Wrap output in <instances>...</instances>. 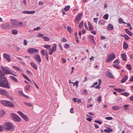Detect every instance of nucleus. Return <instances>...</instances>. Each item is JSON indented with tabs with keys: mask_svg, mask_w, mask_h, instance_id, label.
<instances>
[{
	"mask_svg": "<svg viewBox=\"0 0 133 133\" xmlns=\"http://www.w3.org/2000/svg\"><path fill=\"white\" fill-rule=\"evenodd\" d=\"M89 38L91 42H93V45H95L96 43L94 40V36L92 35H90L89 36Z\"/></svg>",
	"mask_w": 133,
	"mask_h": 133,
	"instance_id": "obj_14",
	"label": "nucleus"
},
{
	"mask_svg": "<svg viewBox=\"0 0 133 133\" xmlns=\"http://www.w3.org/2000/svg\"><path fill=\"white\" fill-rule=\"evenodd\" d=\"M35 12V11L34 10L32 11H25L22 12L23 13H24L27 14H33Z\"/></svg>",
	"mask_w": 133,
	"mask_h": 133,
	"instance_id": "obj_17",
	"label": "nucleus"
},
{
	"mask_svg": "<svg viewBox=\"0 0 133 133\" xmlns=\"http://www.w3.org/2000/svg\"><path fill=\"white\" fill-rule=\"evenodd\" d=\"M70 8V5H67L64 8V10L65 11H68L69 10Z\"/></svg>",
	"mask_w": 133,
	"mask_h": 133,
	"instance_id": "obj_35",
	"label": "nucleus"
},
{
	"mask_svg": "<svg viewBox=\"0 0 133 133\" xmlns=\"http://www.w3.org/2000/svg\"><path fill=\"white\" fill-rule=\"evenodd\" d=\"M12 67L15 70H16L17 71H19L21 72H22L23 71V70L22 69H20V68L19 67L17 66H12Z\"/></svg>",
	"mask_w": 133,
	"mask_h": 133,
	"instance_id": "obj_20",
	"label": "nucleus"
},
{
	"mask_svg": "<svg viewBox=\"0 0 133 133\" xmlns=\"http://www.w3.org/2000/svg\"><path fill=\"white\" fill-rule=\"evenodd\" d=\"M87 120L88 121L91 122L92 120V119L91 118L89 117L87 118Z\"/></svg>",
	"mask_w": 133,
	"mask_h": 133,
	"instance_id": "obj_62",
	"label": "nucleus"
},
{
	"mask_svg": "<svg viewBox=\"0 0 133 133\" xmlns=\"http://www.w3.org/2000/svg\"><path fill=\"white\" fill-rule=\"evenodd\" d=\"M18 114L21 116L25 121H28L29 120V119L27 116L24 114L21 111H18Z\"/></svg>",
	"mask_w": 133,
	"mask_h": 133,
	"instance_id": "obj_10",
	"label": "nucleus"
},
{
	"mask_svg": "<svg viewBox=\"0 0 133 133\" xmlns=\"http://www.w3.org/2000/svg\"><path fill=\"white\" fill-rule=\"evenodd\" d=\"M67 29L68 31L70 33H71L72 32V30L70 27H67Z\"/></svg>",
	"mask_w": 133,
	"mask_h": 133,
	"instance_id": "obj_46",
	"label": "nucleus"
},
{
	"mask_svg": "<svg viewBox=\"0 0 133 133\" xmlns=\"http://www.w3.org/2000/svg\"><path fill=\"white\" fill-rule=\"evenodd\" d=\"M4 128L6 130L13 131L14 130V128L13 125L9 122H6L4 126Z\"/></svg>",
	"mask_w": 133,
	"mask_h": 133,
	"instance_id": "obj_2",
	"label": "nucleus"
},
{
	"mask_svg": "<svg viewBox=\"0 0 133 133\" xmlns=\"http://www.w3.org/2000/svg\"><path fill=\"white\" fill-rule=\"evenodd\" d=\"M23 77L27 80L29 78L26 75H25L23 73L22 74Z\"/></svg>",
	"mask_w": 133,
	"mask_h": 133,
	"instance_id": "obj_51",
	"label": "nucleus"
},
{
	"mask_svg": "<svg viewBox=\"0 0 133 133\" xmlns=\"http://www.w3.org/2000/svg\"><path fill=\"white\" fill-rule=\"evenodd\" d=\"M104 131L105 132L108 133H110L112 131V129L109 128H107L104 129Z\"/></svg>",
	"mask_w": 133,
	"mask_h": 133,
	"instance_id": "obj_30",
	"label": "nucleus"
},
{
	"mask_svg": "<svg viewBox=\"0 0 133 133\" xmlns=\"http://www.w3.org/2000/svg\"><path fill=\"white\" fill-rule=\"evenodd\" d=\"M23 23L22 22H20L17 24V27L22 26Z\"/></svg>",
	"mask_w": 133,
	"mask_h": 133,
	"instance_id": "obj_49",
	"label": "nucleus"
},
{
	"mask_svg": "<svg viewBox=\"0 0 133 133\" xmlns=\"http://www.w3.org/2000/svg\"><path fill=\"white\" fill-rule=\"evenodd\" d=\"M61 60L63 63H65L66 62V60L64 58H62Z\"/></svg>",
	"mask_w": 133,
	"mask_h": 133,
	"instance_id": "obj_56",
	"label": "nucleus"
},
{
	"mask_svg": "<svg viewBox=\"0 0 133 133\" xmlns=\"http://www.w3.org/2000/svg\"><path fill=\"white\" fill-rule=\"evenodd\" d=\"M11 116L12 119L15 121L19 122L21 120V118L20 117L18 116L14 113L11 114Z\"/></svg>",
	"mask_w": 133,
	"mask_h": 133,
	"instance_id": "obj_5",
	"label": "nucleus"
},
{
	"mask_svg": "<svg viewBox=\"0 0 133 133\" xmlns=\"http://www.w3.org/2000/svg\"><path fill=\"white\" fill-rule=\"evenodd\" d=\"M4 57L5 58L8 62H10L11 61V58L10 55L6 53H4L3 55Z\"/></svg>",
	"mask_w": 133,
	"mask_h": 133,
	"instance_id": "obj_13",
	"label": "nucleus"
},
{
	"mask_svg": "<svg viewBox=\"0 0 133 133\" xmlns=\"http://www.w3.org/2000/svg\"><path fill=\"white\" fill-rule=\"evenodd\" d=\"M7 92L5 90L0 89V94L1 95H5L7 94Z\"/></svg>",
	"mask_w": 133,
	"mask_h": 133,
	"instance_id": "obj_18",
	"label": "nucleus"
},
{
	"mask_svg": "<svg viewBox=\"0 0 133 133\" xmlns=\"http://www.w3.org/2000/svg\"><path fill=\"white\" fill-rule=\"evenodd\" d=\"M123 49H126L128 48V45L127 43L124 42L123 43Z\"/></svg>",
	"mask_w": 133,
	"mask_h": 133,
	"instance_id": "obj_27",
	"label": "nucleus"
},
{
	"mask_svg": "<svg viewBox=\"0 0 133 133\" xmlns=\"http://www.w3.org/2000/svg\"><path fill=\"white\" fill-rule=\"evenodd\" d=\"M1 68L4 72L6 74H13V72L8 67L1 66Z\"/></svg>",
	"mask_w": 133,
	"mask_h": 133,
	"instance_id": "obj_4",
	"label": "nucleus"
},
{
	"mask_svg": "<svg viewBox=\"0 0 133 133\" xmlns=\"http://www.w3.org/2000/svg\"><path fill=\"white\" fill-rule=\"evenodd\" d=\"M5 114V112L3 110L0 111V115L1 116H3Z\"/></svg>",
	"mask_w": 133,
	"mask_h": 133,
	"instance_id": "obj_47",
	"label": "nucleus"
},
{
	"mask_svg": "<svg viewBox=\"0 0 133 133\" xmlns=\"http://www.w3.org/2000/svg\"><path fill=\"white\" fill-rule=\"evenodd\" d=\"M11 78L12 79L14 82H18L17 79L13 76H10Z\"/></svg>",
	"mask_w": 133,
	"mask_h": 133,
	"instance_id": "obj_31",
	"label": "nucleus"
},
{
	"mask_svg": "<svg viewBox=\"0 0 133 133\" xmlns=\"http://www.w3.org/2000/svg\"><path fill=\"white\" fill-rule=\"evenodd\" d=\"M121 94L124 95L126 97L128 96L129 95V94L127 92L121 93Z\"/></svg>",
	"mask_w": 133,
	"mask_h": 133,
	"instance_id": "obj_36",
	"label": "nucleus"
},
{
	"mask_svg": "<svg viewBox=\"0 0 133 133\" xmlns=\"http://www.w3.org/2000/svg\"><path fill=\"white\" fill-rule=\"evenodd\" d=\"M2 71L0 70V73H2ZM4 75L2 73L0 74V86L10 89V87L9 86L8 80Z\"/></svg>",
	"mask_w": 133,
	"mask_h": 133,
	"instance_id": "obj_1",
	"label": "nucleus"
},
{
	"mask_svg": "<svg viewBox=\"0 0 133 133\" xmlns=\"http://www.w3.org/2000/svg\"><path fill=\"white\" fill-rule=\"evenodd\" d=\"M128 78V76L125 75L123 77V78L121 81V82L122 83H123L126 81Z\"/></svg>",
	"mask_w": 133,
	"mask_h": 133,
	"instance_id": "obj_21",
	"label": "nucleus"
},
{
	"mask_svg": "<svg viewBox=\"0 0 133 133\" xmlns=\"http://www.w3.org/2000/svg\"><path fill=\"white\" fill-rule=\"evenodd\" d=\"M115 57V55L114 53H112L108 55L106 59V62H109L113 60Z\"/></svg>",
	"mask_w": 133,
	"mask_h": 133,
	"instance_id": "obj_6",
	"label": "nucleus"
},
{
	"mask_svg": "<svg viewBox=\"0 0 133 133\" xmlns=\"http://www.w3.org/2000/svg\"><path fill=\"white\" fill-rule=\"evenodd\" d=\"M0 27L3 29H7L11 27L10 24L8 23L2 24L0 25Z\"/></svg>",
	"mask_w": 133,
	"mask_h": 133,
	"instance_id": "obj_9",
	"label": "nucleus"
},
{
	"mask_svg": "<svg viewBox=\"0 0 133 133\" xmlns=\"http://www.w3.org/2000/svg\"><path fill=\"white\" fill-rule=\"evenodd\" d=\"M124 37L126 40H128L129 38V36L127 35H125L124 36Z\"/></svg>",
	"mask_w": 133,
	"mask_h": 133,
	"instance_id": "obj_55",
	"label": "nucleus"
},
{
	"mask_svg": "<svg viewBox=\"0 0 133 133\" xmlns=\"http://www.w3.org/2000/svg\"><path fill=\"white\" fill-rule=\"evenodd\" d=\"M123 108L124 109L128 110V109H129V105H128L125 104L123 106Z\"/></svg>",
	"mask_w": 133,
	"mask_h": 133,
	"instance_id": "obj_40",
	"label": "nucleus"
},
{
	"mask_svg": "<svg viewBox=\"0 0 133 133\" xmlns=\"http://www.w3.org/2000/svg\"><path fill=\"white\" fill-rule=\"evenodd\" d=\"M121 107L118 105H114L112 107V109L115 110L119 109Z\"/></svg>",
	"mask_w": 133,
	"mask_h": 133,
	"instance_id": "obj_25",
	"label": "nucleus"
},
{
	"mask_svg": "<svg viewBox=\"0 0 133 133\" xmlns=\"http://www.w3.org/2000/svg\"><path fill=\"white\" fill-rule=\"evenodd\" d=\"M69 46L70 45L67 43L65 44L64 45V48L65 49H67L69 48Z\"/></svg>",
	"mask_w": 133,
	"mask_h": 133,
	"instance_id": "obj_45",
	"label": "nucleus"
},
{
	"mask_svg": "<svg viewBox=\"0 0 133 133\" xmlns=\"http://www.w3.org/2000/svg\"><path fill=\"white\" fill-rule=\"evenodd\" d=\"M3 129V126L2 125H0V132L2 131Z\"/></svg>",
	"mask_w": 133,
	"mask_h": 133,
	"instance_id": "obj_63",
	"label": "nucleus"
},
{
	"mask_svg": "<svg viewBox=\"0 0 133 133\" xmlns=\"http://www.w3.org/2000/svg\"><path fill=\"white\" fill-rule=\"evenodd\" d=\"M105 119L108 120H111L112 119V118L111 117H106Z\"/></svg>",
	"mask_w": 133,
	"mask_h": 133,
	"instance_id": "obj_58",
	"label": "nucleus"
},
{
	"mask_svg": "<svg viewBox=\"0 0 133 133\" xmlns=\"http://www.w3.org/2000/svg\"><path fill=\"white\" fill-rule=\"evenodd\" d=\"M102 96H99L98 98L97 101L98 103H100L101 101Z\"/></svg>",
	"mask_w": 133,
	"mask_h": 133,
	"instance_id": "obj_38",
	"label": "nucleus"
},
{
	"mask_svg": "<svg viewBox=\"0 0 133 133\" xmlns=\"http://www.w3.org/2000/svg\"><path fill=\"white\" fill-rule=\"evenodd\" d=\"M57 48V45L56 44H54L53 47L52 48H50L49 50V54L50 55H52L53 52L56 51Z\"/></svg>",
	"mask_w": 133,
	"mask_h": 133,
	"instance_id": "obj_7",
	"label": "nucleus"
},
{
	"mask_svg": "<svg viewBox=\"0 0 133 133\" xmlns=\"http://www.w3.org/2000/svg\"><path fill=\"white\" fill-rule=\"evenodd\" d=\"M83 21H82L79 25V27L80 28H81L83 26Z\"/></svg>",
	"mask_w": 133,
	"mask_h": 133,
	"instance_id": "obj_50",
	"label": "nucleus"
},
{
	"mask_svg": "<svg viewBox=\"0 0 133 133\" xmlns=\"http://www.w3.org/2000/svg\"><path fill=\"white\" fill-rule=\"evenodd\" d=\"M30 86L29 85H26L25 88V89L27 91H29Z\"/></svg>",
	"mask_w": 133,
	"mask_h": 133,
	"instance_id": "obj_44",
	"label": "nucleus"
},
{
	"mask_svg": "<svg viewBox=\"0 0 133 133\" xmlns=\"http://www.w3.org/2000/svg\"><path fill=\"white\" fill-rule=\"evenodd\" d=\"M12 33L14 35H16L18 33L17 30L16 29H13L11 31Z\"/></svg>",
	"mask_w": 133,
	"mask_h": 133,
	"instance_id": "obj_28",
	"label": "nucleus"
},
{
	"mask_svg": "<svg viewBox=\"0 0 133 133\" xmlns=\"http://www.w3.org/2000/svg\"><path fill=\"white\" fill-rule=\"evenodd\" d=\"M1 102L4 106H8L12 108H14L15 107L14 105L8 101H1Z\"/></svg>",
	"mask_w": 133,
	"mask_h": 133,
	"instance_id": "obj_3",
	"label": "nucleus"
},
{
	"mask_svg": "<svg viewBox=\"0 0 133 133\" xmlns=\"http://www.w3.org/2000/svg\"><path fill=\"white\" fill-rule=\"evenodd\" d=\"M109 17L108 14H106L103 16L104 18L106 20L108 19Z\"/></svg>",
	"mask_w": 133,
	"mask_h": 133,
	"instance_id": "obj_41",
	"label": "nucleus"
},
{
	"mask_svg": "<svg viewBox=\"0 0 133 133\" xmlns=\"http://www.w3.org/2000/svg\"><path fill=\"white\" fill-rule=\"evenodd\" d=\"M34 58L35 60L39 63L41 62V60L40 55L38 54H37L34 56Z\"/></svg>",
	"mask_w": 133,
	"mask_h": 133,
	"instance_id": "obj_11",
	"label": "nucleus"
},
{
	"mask_svg": "<svg viewBox=\"0 0 133 133\" xmlns=\"http://www.w3.org/2000/svg\"><path fill=\"white\" fill-rule=\"evenodd\" d=\"M107 75L108 77L109 78H114V76L109 71H107Z\"/></svg>",
	"mask_w": 133,
	"mask_h": 133,
	"instance_id": "obj_16",
	"label": "nucleus"
},
{
	"mask_svg": "<svg viewBox=\"0 0 133 133\" xmlns=\"http://www.w3.org/2000/svg\"><path fill=\"white\" fill-rule=\"evenodd\" d=\"M105 22L103 19H101L98 22V24L100 25H104L105 24Z\"/></svg>",
	"mask_w": 133,
	"mask_h": 133,
	"instance_id": "obj_22",
	"label": "nucleus"
},
{
	"mask_svg": "<svg viewBox=\"0 0 133 133\" xmlns=\"http://www.w3.org/2000/svg\"><path fill=\"white\" fill-rule=\"evenodd\" d=\"M44 36V35L43 34L40 33H38L37 36V37H42L43 38Z\"/></svg>",
	"mask_w": 133,
	"mask_h": 133,
	"instance_id": "obj_39",
	"label": "nucleus"
},
{
	"mask_svg": "<svg viewBox=\"0 0 133 133\" xmlns=\"http://www.w3.org/2000/svg\"><path fill=\"white\" fill-rule=\"evenodd\" d=\"M19 93L21 94V95H23V94H24L23 93V91L22 90H19Z\"/></svg>",
	"mask_w": 133,
	"mask_h": 133,
	"instance_id": "obj_64",
	"label": "nucleus"
},
{
	"mask_svg": "<svg viewBox=\"0 0 133 133\" xmlns=\"http://www.w3.org/2000/svg\"><path fill=\"white\" fill-rule=\"evenodd\" d=\"M43 38L44 39V40L46 41H48L50 40L49 38L48 37L46 36H44L43 37Z\"/></svg>",
	"mask_w": 133,
	"mask_h": 133,
	"instance_id": "obj_34",
	"label": "nucleus"
},
{
	"mask_svg": "<svg viewBox=\"0 0 133 133\" xmlns=\"http://www.w3.org/2000/svg\"><path fill=\"white\" fill-rule=\"evenodd\" d=\"M118 22L119 23H126L124 22L123 19L121 18H119Z\"/></svg>",
	"mask_w": 133,
	"mask_h": 133,
	"instance_id": "obj_33",
	"label": "nucleus"
},
{
	"mask_svg": "<svg viewBox=\"0 0 133 133\" xmlns=\"http://www.w3.org/2000/svg\"><path fill=\"white\" fill-rule=\"evenodd\" d=\"M125 31L126 33L130 36L132 35V33L128 29H125Z\"/></svg>",
	"mask_w": 133,
	"mask_h": 133,
	"instance_id": "obj_32",
	"label": "nucleus"
},
{
	"mask_svg": "<svg viewBox=\"0 0 133 133\" xmlns=\"http://www.w3.org/2000/svg\"><path fill=\"white\" fill-rule=\"evenodd\" d=\"M31 65L35 69L37 70V66L36 64L34 62H31L30 63Z\"/></svg>",
	"mask_w": 133,
	"mask_h": 133,
	"instance_id": "obj_23",
	"label": "nucleus"
},
{
	"mask_svg": "<svg viewBox=\"0 0 133 133\" xmlns=\"http://www.w3.org/2000/svg\"><path fill=\"white\" fill-rule=\"evenodd\" d=\"M121 56L122 58L125 61H127V57L126 55L124 53L122 54H121Z\"/></svg>",
	"mask_w": 133,
	"mask_h": 133,
	"instance_id": "obj_26",
	"label": "nucleus"
},
{
	"mask_svg": "<svg viewBox=\"0 0 133 133\" xmlns=\"http://www.w3.org/2000/svg\"><path fill=\"white\" fill-rule=\"evenodd\" d=\"M40 29V27L39 26H37L36 28H35L34 29V31L38 30Z\"/></svg>",
	"mask_w": 133,
	"mask_h": 133,
	"instance_id": "obj_59",
	"label": "nucleus"
},
{
	"mask_svg": "<svg viewBox=\"0 0 133 133\" xmlns=\"http://www.w3.org/2000/svg\"><path fill=\"white\" fill-rule=\"evenodd\" d=\"M83 15L82 13H78L76 16L75 19V22L78 23L82 18Z\"/></svg>",
	"mask_w": 133,
	"mask_h": 133,
	"instance_id": "obj_8",
	"label": "nucleus"
},
{
	"mask_svg": "<svg viewBox=\"0 0 133 133\" xmlns=\"http://www.w3.org/2000/svg\"><path fill=\"white\" fill-rule=\"evenodd\" d=\"M24 103L26 105L28 106L31 107L32 106V105L31 103H28L26 102H24Z\"/></svg>",
	"mask_w": 133,
	"mask_h": 133,
	"instance_id": "obj_43",
	"label": "nucleus"
},
{
	"mask_svg": "<svg viewBox=\"0 0 133 133\" xmlns=\"http://www.w3.org/2000/svg\"><path fill=\"white\" fill-rule=\"evenodd\" d=\"M24 45L25 46L27 44V42L26 39H24Z\"/></svg>",
	"mask_w": 133,
	"mask_h": 133,
	"instance_id": "obj_60",
	"label": "nucleus"
},
{
	"mask_svg": "<svg viewBox=\"0 0 133 133\" xmlns=\"http://www.w3.org/2000/svg\"><path fill=\"white\" fill-rule=\"evenodd\" d=\"M107 29L109 31L112 30L114 29V26L111 24H110L107 26Z\"/></svg>",
	"mask_w": 133,
	"mask_h": 133,
	"instance_id": "obj_19",
	"label": "nucleus"
},
{
	"mask_svg": "<svg viewBox=\"0 0 133 133\" xmlns=\"http://www.w3.org/2000/svg\"><path fill=\"white\" fill-rule=\"evenodd\" d=\"M113 66L114 67L118 69H121V67L119 65L117 64H114L113 65Z\"/></svg>",
	"mask_w": 133,
	"mask_h": 133,
	"instance_id": "obj_29",
	"label": "nucleus"
},
{
	"mask_svg": "<svg viewBox=\"0 0 133 133\" xmlns=\"http://www.w3.org/2000/svg\"><path fill=\"white\" fill-rule=\"evenodd\" d=\"M28 51L29 53L32 54L34 52L37 53L38 52V51L35 48H31L28 49Z\"/></svg>",
	"mask_w": 133,
	"mask_h": 133,
	"instance_id": "obj_12",
	"label": "nucleus"
},
{
	"mask_svg": "<svg viewBox=\"0 0 133 133\" xmlns=\"http://www.w3.org/2000/svg\"><path fill=\"white\" fill-rule=\"evenodd\" d=\"M95 123L99 124L100 125H101L102 123V122L99 120H95Z\"/></svg>",
	"mask_w": 133,
	"mask_h": 133,
	"instance_id": "obj_53",
	"label": "nucleus"
},
{
	"mask_svg": "<svg viewBox=\"0 0 133 133\" xmlns=\"http://www.w3.org/2000/svg\"><path fill=\"white\" fill-rule=\"evenodd\" d=\"M67 41V39L64 37H63L61 40V42H65Z\"/></svg>",
	"mask_w": 133,
	"mask_h": 133,
	"instance_id": "obj_52",
	"label": "nucleus"
},
{
	"mask_svg": "<svg viewBox=\"0 0 133 133\" xmlns=\"http://www.w3.org/2000/svg\"><path fill=\"white\" fill-rule=\"evenodd\" d=\"M114 89L116 91L120 92H123L125 91V89H121L120 88H116Z\"/></svg>",
	"mask_w": 133,
	"mask_h": 133,
	"instance_id": "obj_24",
	"label": "nucleus"
},
{
	"mask_svg": "<svg viewBox=\"0 0 133 133\" xmlns=\"http://www.w3.org/2000/svg\"><path fill=\"white\" fill-rule=\"evenodd\" d=\"M51 47L50 45H48L47 44L45 45H44V47L46 49L48 48Z\"/></svg>",
	"mask_w": 133,
	"mask_h": 133,
	"instance_id": "obj_54",
	"label": "nucleus"
},
{
	"mask_svg": "<svg viewBox=\"0 0 133 133\" xmlns=\"http://www.w3.org/2000/svg\"><path fill=\"white\" fill-rule=\"evenodd\" d=\"M10 20H11V22L12 25L14 28L17 27V24L15 22L16 19H11Z\"/></svg>",
	"mask_w": 133,
	"mask_h": 133,
	"instance_id": "obj_15",
	"label": "nucleus"
},
{
	"mask_svg": "<svg viewBox=\"0 0 133 133\" xmlns=\"http://www.w3.org/2000/svg\"><path fill=\"white\" fill-rule=\"evenodd\" d=\"M126 66L127 68L129 70H131V67L130 65L127 64Z\"/></svg>",
	"mask_w": 133,
	"mask_h": 133,
	"instance_id": "obj_37",
	"label": "nucleus"
},
{
	"mask_svg": "<svg viewBox=\"0 0 133 133\" xmlns=\"http://www.w3.org/2000/svg\"><path fill=\"white\" fill-rule=\"evenodd\" d=\"M84 95H87L88 94V92L86 90H84L83 91V94Z\"/></svg>",
	"mask_w": 133,
	"mask_h": 133,
	"instance_id": "obj_57",
	"label": "nucleus"
},
{
	"mask_svg": "<svg viewBox=\"0 0 133 133\" xmlns=\"http://www.w3.org/2000/svg\"><path fill=\"white\" fill-rule=\"evenodd\" d=\"M120 63V62H119V59H116L114 62L113 63L114 64L116 63L119 64Z\"/></svg>",
	"mask_w": 133,
	"mask_h": 133,
	"instance_id": "obj_48",
	"label": "nucleus"
},
{
	"mask_svg": "<svg viewBox=\"0 0 133 133\" xmlns=\"http://www.w3.org/2000/svg\"><path fill=\"white\" fill-rule=\"evenodd\" d=\"M95 88V89H100V85L98 84L97 86H96Z\"/></svg>",
	"mask_w": 133,
	"mask_h": 133,
	"instance_id": "obj_61",
	"label": "nucleus"
},
{
	"mask_svg": "<svg viewBox=\"0 0 133 133\" xmlns=\"http://www.w3.org/2000/svg\"><path fill=\"white\" fill-rule=\"evenodd\" d=\"M78 81H75V82L74 83H73V84L74 86H76V87H77L78 86Z\"/></svg>",
	"mask_w": 133,
	"mask_h": 133,
	"instance_id": "obj_42",
	"label": "nucleus"
}]
</instances>
